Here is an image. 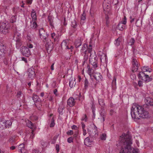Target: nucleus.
<instances>
[{"label":"nucleus","mask_w":153,"mask_h":153,"mask_svg":"<svg viewBox=\"0 0 153 153\" xmlns=\"http://www.w3.org/2000/svg\"><path fill=\"white\" fill-rule=\"evenodd\" d=\"M116 78L115 77H114L113 81H112V84L113 85H115L116 84Z\"/></svg>","instance_id":"nucleus-52"},{"label":"nucleus","mask_w":153,"mask_h":153,"mask_svg":"<svg viewBox=\"0 0 153 153\" xmlns=\"http://www.w3.org/2000/svg\"><path fill=\"white\" fill-rule=\"evenodd\" d=\"M9 25L7 22H3L1 23L0 27L1 32L4 34L8 33L9 31Z\"/></svg>","instance_id":"nucleus-5"},{"label":"nucleus","mask_w":153,"mask_h":153,"mask_svg":"<svg viewBox=\"0 0 153 153\" xmlns=\"http://www.w3.org/2000/svg\"><path fill=\"white\" fill-rule=\"evenodd\" d=\"M152 80V78H150L148 75H146L145 78L143 79V81L145 82H149Z\"/></svg>","instance_id":"nucleus-34"},{"label":"nucleus","mask_w":153,"mask_h":153,"mask_svg":"<svg viewBox=\"0 0 153 153\" xmlns=\"http://www.w3.org/2000/svg\"><path fill=\"white\" fill-rule=\"evenodd\" d=\"M99 104L102 106L103 107L105 105L104 100L101 99H99Z\"/></svg>","instance_id":"nucleus-37"},{"label":"nucleus","mask_w":153,"mask_h":153,"mask_svg":"<svg viewBox=\"0 0 153 153\" xmlns=\"http://www.w3.org/2000/svg\"><path fill=\"white\" fill-rule=\"evenodd\" d=\"M21 34L17 31H16L14 33L13 36V39L16 42L18 41H20Z\"/></svg>","instance_id":"nucleus-13"},{"label":"nucleus","mask_w":153,"mask_h":153,"mask_svg":"<svg viewBox=\"0 0 153 153\" xmlns=\"http://www.w3.org/2000/svg\"><path fill=\"white\" fill-rule=\"evenodd\" d=\"M125 27V25L122 22H120L118 25L117 28L120 30L122 31Z\"/></svg>","instance_id":"nucleus-25"},{"label":"nucleus","mask_w":153,"mask_h":153,"mask_svg":"<svg viewBox=\"0 0 153 153\" xmlns=\"http://www.w3.org/2000/svg\"><path fill=\"white\" fill-rule=\"evenodd\" d=\"M67 105L70 107L74 106L76 103L73 97H70L67 101Z\"/></svg>","instance_id":"nucleus-10"},{"label":"nucleus","mask_w":153,"mask_h":153,"mask_svg":"<svg viewBox=\"0 0 153 153\" xmlns=\"http://www.w3.org/2000/svg\"><path fill=\"white\" fill-rule=\"evenodd\" d=\"M146 74H145L143 72H140L139 73L138 75V77L139 79L142 80L145 78Z\"/></svg>","instance_id":"nucleus-27"},{"label":"nucleus","mask_w":153,"mask_h":153,"mask_svg":"<svg viewBox=\"0 0 153 153\" xmlns=\"http://www.w3.org/2000/svg\"><path fill=\"white\" fill-rule=\"evenodd\" d=\"M106 134L105 133H103L100 136V138L102 140H105L106 139Z\"/></svg>","instance_id":"nucleus-45"},{"label":"nucleus","mask_w":153,"mask_h":153,"mask_svg":"<svg viewBox=\"0 0 153 153\" xmlns=\"http://www.w3.org/2000/svg\"><path fill=\"white\" fill-rule=\"evenodd\" d=\"M36 14V11L34 9H32L31 15L33 20L34 21H36L37 20V17Z\"/></svg>","instance_id":"nucleus-22"},{"label":"nucleus","mask_w":153,"mask_h":153,"mask_svg":"<svg viewBox=\"0 0 153 153\" xmlns=\"http://www.w3.org/2000/svg\"><path fill=\"white\" fill-rule=\"evenodd\" d=\"M138 84L139 87H142L143 86V82L141 81L140 80L139 81Z\"/></svg>","instance_id":"nucleus-56"},{"label":"nucleus","mask_w":153,"mask_h":153,"mask_svg":"<svg viewBox=\"0 0 153 153\" xmlns=\"http://www.w3.org/2000/svg\"><path fill=\"white\" fill-rule=\"evenodd\" d=\"M78 136V133L77 132H76L75 133V134L74 135V137H73L74 138L76 139V138Z\"/></svg>","instance_id":"nucleus-64"},{"label":"nucleus","mask_w":153,"mask_h":153,"mask_svg":"<svg viewBox=\"0 0 153 153\" xmlns=\"http://www.w3.org/2000/svg\"><path fill=\"white\" fill-rule=\"evenodd\" d=\"M141 106L136 104H133L131 108V114L132 118L136 119H139L138 116L140 111L142 110Z\"/></svg>","instance_id":"nucleus-2"},{"label":"nucleus","mask_w":153,"mask_h":153,"mask_svg":"<svg viewBox=\"0 0 153 153\" xmlns=\"http://www.w3.org/2000/svg\"><path fill=\"white\" fill-rule=\"evenodd\" d=\"M20 41H18V42H16V48H19L21 47L22 45V43L20 42Z\"/></svg>","instance_id":"nucleus-47"},{"label":"nucleus","mask_w":153,"mask_h":153,"mask_svg":"<svg viewBox=\"0 0 153 153\" xmlns=\"http://www.w3.org/2000/svg\"><path fill=\"white\" fill-rule=\"evenodd\" d=\"M87 68H88V73L90 75V76L91 77V75H92V73L91 72V71H92L91 69L90 68V66L88 65Z\"/></svg>","instance_id":"nucleus-39"},{"label":"nucleus","mask_w":153,"mask_h":153,"mask_svg":"<svg viewBox=\"0 0 153 153\" xmlns=\"http://www.w3.org/2000/svg\"><path fill=\"white\" fill-rule=\"evenodd\" d=\"M37 26V24L35 21L34 22H31L30 25V28L32 29H35Z\"/></svg>","instance_id":"nucleus-30"},{"label":"nucleus","mask_w":153,"mask_h":153,"mask_svg":"<svg viewBox=\"0 0 153 153\" xmlns=\"http://www.w3.org/2000/svg\"><path fill=\"white\" fill-rule=\"evenodd\" d=\"M24 147H25L24 144L23 143L21 144L19 146L18 149L23 148Z\"/></svg>","instance_id":"nucleus-55"},{"label":"nucleus","mask_w":153,"mask_h":153,"mask_svg":"<svg viewBox=\"0 0 153 153\" xmlns=\"http://www.w3.org/2000/svg\"><path fill=\"white\" fill-rule=\"evenodd\" d=\"M71 128L72 129L77 130L78 129L77 126L75 125H73L71 126Z\"/></svg>","instance_id":"nucleus-58"},{"label":"nucleus","mask_w":153,"mask_h":153,"mask_svg":"<svg viewBox=\"0 0 153 153\" xmlns=\"http://www.w3.org/2000/svg\"><path fill=\"white\" fill-rule=\"evenodd\" d=\"M32 98L35 103L39 102V103H40V100L39 99V97L37 95L33 94Z\"/></svg>","instance_id":"nucleus-24"},{"label":"nucleus","mask_w":153,"mask_h":153,"mask_svg":"<svg viewBox=\"0 0 153 153\" xmlns=\"http://www.w3.org/2000/svg\"><path fill=\"white\" fill-rule=\"evenodd\" d=\"M39 33L40 37L42 36L43 39H45L47 37V35L45 34V31L44 29L41 28L39 29Z\"/></svg>","instance_id":"nucleus-14"},{"label":"nucleus","mask_w":153,"mask_h":153,"mask_svg":"<svg viewBox=\"0 0 153 153\" xmlns=\"http://www.w3.org/2000/svg\"><path fill=\"white\" fill-rule=\"evenodd\" d=\"M27 39L29 41L28 43L27 44V47L28 48H33V45L30 42L31 41V39L30 36L28 35H27Z\"/></svg>","instance_id":"nucleus-21"},{"label":"nucleus","mask_w":153,"mask_h":153,"mask_svg":"<svg viewBox=\"0 0 153 153\" xmlns=\"http://www.w3.org/2000/svg\"><path fill=\"white\" fill-rule=\"evenodd\" d=\"M75 80V79H74V80H73L72 77L70 78L69 81V85L71 88H72L74 87L76 84Z\"/></svg>","instance_id":"nucleus-19"},{"label":"nucleus","mask_w":153,"mask_h":153,"mask_svg":"<svg viewBox=\"0 0 153 153\" xmlns=\"http://www.w3.org/2000/svg\"><path fill=\"white\" fill-rule=\"evenodd\" d=\"M22 60L24 61L25 63H27V59L24 57H22Z\"/></svg>","instance_id":"nucleus-63"},{"label":"nucleus","mask_w":153,"mask_h":153,"mask_svg":"<svg viewBox=\"0 0 153 153\" xmlns=\"http://www.w3.org/2000/svg\"><path fill=\"white\" fill-rule=\"evenodd\" d=\"M151 69H150L148 68L146 66L143 67L142 68V70L144 72L145 71H149L150 72Z\"/></svg>","instance_id":"nucleus-36"},{"label":"nucleus","mask_w":153,"mask_h":153,"mask_svg":"<svg viewBox=\"0 0 153 153\" xmlns=\"http://www.w3.org/2000/svg\"><path fill=\"white\" fill-rule=\"evenodd\" d=\"M92 48H82L81 49L80 51L82 53H83L85 55H88V53H91Z\"/></svg>","instance_id":"nucleus-16"},{"label":"nucleus","mask_w":153,"mask_h":153,"mask_svg":"<svg viewBox=\"0 0 153 153\" xmlns=\"http://www.w3.org/2000/svg\"><path fill=\"white\" fill-rule=\"evenodd\" d=\"M81 20H85V14L84 12L82 14V15L81 17Z\"/></svg>","instance_id":"nucleus-51"},{"label":"nucleus","mask_w":153,"mask_h":153,"mask_svg":"<svg viewBox=\"0 0 153 153\" xmlns=\"http://www.w3.org/2000/svg\"><path fill=\"white\" fill-rule=\"evenodd\" d=\"M98 55L100 57L102 56L104 54H106V52L103 50L99 51L97 53Z\"/></svg>","instance_id":"nucleus-31"},{"label":"nucleus","mask_w":153,"mask_h":153,"mask_svg":"<svg viewBox=\"0 0 153 153\" xmlns=\"http://www.w3.org/2000/svg\"><path fill=\"white\" fill-rule=\"evenodd\" d=\"M27 74L29 78L31 79H34L36 75L34 69L33 68H31L28 69L27 71Z\"/></svg>","instance_id":"nucleus-6"},{"label":"nucleus","mask_w":153,"mask_h":153,"mask_svg":"<svg viewBox=\"0 0 153 153\" xmlns=\"http://www.w3.org/2000/svg\"><path fill=\"white\" fill-rule=\"evenodd\" d=\"M41 145L43 147L45 148L47 147L48 145V143L46 142H45L43 140H41Z\"/></svg>","instance_id":"nucleus-35"},{"label":"nucleus","mask_w":153,"mask_h":153,"mask_svg":"<svg viewBox=\"0 0 153 153\" xmlns=\"http://www.w3.org/2000/svg\"><path fill=\"white\" fill-rule=\"evenodd\" d=\"M100 118L99 119H100L101 122L104 123V122L105 120V118L106 116V114L103 108H101L100 112Z\"/></svg>","instance_id":"nucleus-7"},{"label":"nucleus","mask_w":153,"mask_h":153,"mask_svg":"<svg viewBox=\"0 0 153 153\" xmlns=\"http://www.w3.org/2000/svg\"><path fill=\"white\" fill-rule=\"evenodd\" d=\"M100 59L101 62L103 63H105L107 62V59H106V54L103 55L101 56H100Z\"/></svg>","instance_id":"nucleus-28"},{"label":"nucleus","mask_w":153,"mask_h":153,"mask_svg":"<svg viewBox=\"0 0 153 153\" xmlns=\"http://www.w3.org/2000/svg\"><path fill=\"white\" fill-rule=\"evenodd\" d=\"M88 55H85L84 56V61H86L88 59Z\"/></svg>","instance_id":"nucleus-59"},{"label":"nucleus","mask_w":153,"mask_h":153,"mask_svg":"<svg viewBox=\"0 0 153 153\" xmlns=\"http://www.w3.org/2000/svg\"><path fill=\"white\" fill-rule=\"evenodd\" d=\"M145 102L147 105V108H148L149 105L153 106V99L150 97H147L145 99Z\"/></svg>","instance_id":"nucleus-9"},{"label":"nucleus","mask_w":153,"mask_h":153,"mask_svg":"<svg viewBox=\"0 0 153 153\" xmlns=\"http://www.w3.org/2000/svg\"><path fill=\"white\" fill-rule=\"evenodd\" d=\"M74 133L73 131L71 130H69L67 132V134L68 135H72Z\"/></svg>","instance_id":"nucleus-53"},{"label":"nucleus","mask_w":153,"mask_h":153,"mask_svg":"<svg viewBox=\"0 0 153 153\" xmlns=\"http://www.w3.org/2000/svg\"><path fill=\"white\" fill-rule=\"evenodd\" d=\"M115 113V112L112 110H110V114L111 115L114 114Z\"/></svg>","instance_id":"nucleus-60"},{"label":"nucleus","mask_w":153,"mask_h":153,"mask_svg":"<svg viewBox=\"0 0 153 153\" xmlns=\"http://www.w3.org/2000/svg\"><path fill=\"white\" fill-rule=\"evenodd\" d=\"M33 130L30 129L26 132V137H29L31 139H33L34 136V134L33 133Z\"/></svg>","instance_id":"nucleus-15"},{"label":"nucleus","mask_w":153,"mask_h":153,"mask_svg":"<svg viewBox=\"0 0 153 153\" xmlns=\"http://www.w3.org/2000/svg\"><path fill=\"white\" fill-rule=\"evenodd\" d=\"M48 19L50 25L52 27H53V19L52 17L50 16L48 17Z\"/></svg>","instance_id":"nucleus-33"},{"label":"nucleus","mask_w":153,"mask_h":153,"mask_svg":"<svg viewBox=\"0 0 153 153\" xmlns=\"http://www.w3.org/2000/svg\"><path fill=\"white\" fill-rule=\"evenodd\" d=\"M132 64V71L133 72L137 71L138 68V66L137 60L136 59L133 58Z\"/></svg>","instance_id":"nucleus-8"},{"label":"nucleus","mask_w":153,"mask_h":153,"mask_svg":"<svg viewBox=\"0 0 153 153\" xmlns=\"http://www.w3.org/2000/svg\"><path fill=\"white\" fill-rule=\"evenodd\" d=\"M126 18L125 16H124V18L123 19V21H122L121 22L123 23L125 25L126 23Z\"/></svg>","instance_id":"nucleus-57"},{"label":"nucleus","mask_w":153,"mask_h":153,"mask_svg":"<svg viewBox=\"0 0 153 153\" xmlns=\"http://www.w3.org/2000/svg\"><path fill=\"white\" fill-rule=\"evenodd\" d=\"M71 26L74 28H76L77 26L76 22L75 20L71 22Z\"/></svg>","instance_id":"nucleus-40"},{"label":"nucleus","mask_w":153,"mask_h":153,"mask_svg":"<svg viewBox=\"0 0 153 153\" xmlns=\"http://www.w3.org/2000/svg\"><path fill=\"white\" fill-rule=\"evenodd\" d=\"M22 92L21 91H19L18 92L16 96L17 98H19L21 96Z\"/></svg>","instance_id":"nucleus-54"},{"label":"nucleus","mask_w":153,"mask_h":153,"mask_svg":"<svg viewBox=\"0 0 153 153\" xmlns=\"http://www.w3.org/2000/svg\"><path fill=\"white\" fill-rule=\"evenodd\" d=\"M57 89H55L53 91V93L56 96H57L58 95V94L57 93Z\"/></svg>","instance_id":"nucleus-62"},{"label":"nucleus","mask_w":153,"mask_h":153,"mask_svg":"<svg viewBox=\"0 0 153 153\" xmlns=\"http://www.w3.org/2000/svg\"><path fill=\"white\" fill-rule=\"evenodd\" d=\"M120 39L119 38L117 39L115 41L114 44L117 47L120 45Z\"/></svg>","instance_id":"nucleus-49"},{"label":"nucleus","mask_w":153,"mask_h":153,"mask_svg":"<svg viewBox=\"0 0 153 153\" xmlns=\"http://www.w3.org/2000/svg\"><path fill=\"white\" fill-rule=\"evenodd\" d=\"M64 109V107L62 105H61L59 107L58 109V111L59 114H62V112Z\"/></svg>","instance_id":"nucleus-32"},{"label":"nucleus","mask_w":153,"mask_h":153,"mask_svg":"<svg viewBox=\"0 0 153 153\" xmlns=\"http://www.w3.org/2000/svg\"><path fill=\"white\" fill-rule=\"evenodd\" d=\"M16 17L15 16H12L10 19V22L11 23H13L16 22Z\"/></svg>","instance_id":"nucleus-43"},{"label":"nucleus","mask_w":153,"mask_h":153,"mask_svg":"<svg viewBox=\"0 0 153 153\" xmlns=\"http://www.w3.org/2000/svg\"><path fill=\"white\" fill-rule=\"evenodd\" d=\"M76 48H78L82 45V42L80 39H76L75 42Z\"/></svg>","instance_id":"nucleus-23"},{"label":"nucleus","mask_w":153,"mask_h":153,"mask_svg":"<svg viewBox=\"0 0 153 153\" xmlns=\"http://www.w3.org/2000/svg\"><path fill=\"white\" fill-rule=\"evenodd\" d=\"M12 122L10 120H5V128H9L11 126Z\"/></svg>","instance_id":"nucleus-26"},{"label":"nucleus","mask_w":153,"mask_h":153,"mask_svg":"<svg viewBox=\"0 0 153 153\" xmlns=\"http://www.w3.org/2000/svg\"><path fill=\"white\" fill-rule=\"evenodd\" d=\"M27 125L28 127L30 128L31 129H33L35 127L34 124L31 121L29 120L28 121V122L27 123Z\"/></svg>","instance_id":"nucleus-29"},{"label":"nucleus","mask_w":153,"mask_h":153,"mask_svg":"<svg viewBox=\"0 0 153 153\" xmlns=\"http://www.w3.org/2000/svg\"><path fill=\"white\" fill-rule=\"evenodd\" d=\"M117 145L120 149V153H139L138 149L131 147L132 144L131 137L128 134L123 133L120 137Z\"/></svg>","instance_id":"nucleus-1"},{"label":"nucleus","mask_w":153,"mask_h":153,"mask_svg":"<svg viewBox=\"0 0 153 153\" xmlns=\"http://www.w3.org/2000/svg\"><path fill=\"white\" fill-rule=\"evenodd\" d=\"M103 7L104 10L106 8L109 9L110 7V5L108 3V5L106 4V3H103Z\"/></svg>","instance_id":"nucleus-46"},{"label":"nucleus","mask_w":153,"mask_h":153,"mask_svg":"<svg viewBox=\"0 0 153 153\" xmlns=\"http://www.w3.org/2000/svg\"><path fill=\"white\" fill-rule=\"evenodd\" d=\"M135 42V40L134 39L131 38L129 42H128V45H133L134 42Z\"/></svg>","instance_id":"nucleus-44"},{"label":"nucleus","mask_w":153,"mask_h":153,"mask_svg":"<svg viewBox=\"0 0 153 153\" xmlns=\"http://www.w3.org/2000/svg\"><path fill=\"white\" fill-rule=\"evenodd\" d=\"M147 105H144L141 106L142 110L140 112L138 117H139V119L141 117L143 118H148L149 117V113L147 111Z\"/></svg>","instance_id":"nucleus-3"},{"label":"nucleus","mask_w":153,"mask_h":153,"mask_svg":"<svg viewBox=\"0 0 153 153\" xmlns=\"http://www.w3.org/2000/svg\"><path fill=\"white\" fill-rule=\"evenodd\" d=\"M73 137H71L68 139L67 141L69 143L73 142Z\"/></svg>","instance_id":"nucleus-50"},{"label":"nucleus","mask_w":153,"mask_h":153,"mask_svg":"<svg viewBox=\"0 0 153 153\" xmlns=\"http://www.w3.org/2000/svg\"><path fill=\"white\" fill-rule=\"evenodd\" d=\"M20 51L23 55L26 56H28L30 54L29 48H21Z\"/></svg>","instance_id":"nucleus-11"},{"label":"nucleus","mask_w":153,"mask_h":153,"mask_svg":"<svg viewBox=\"0 0 153 153\" xmlns=\"http://www.w3.org/2000/svg\"><path fill=\"white\" fill-rule=\"evenodd\" d=\"M89 62L94 68H95L97 67V58L95 52L90 54Z\"/></svg>","instance_id":"nucleus-4"},{"label":"nucleus","mask_w":153,"mask_h":153,"mask_svg":"<svg viewBox=\"0 0 153 153\" xmlns=\"http://www.w3.org/2000/svg\"><path fill=\"white\" fill-rule=\"evenodd\" d=\"M56 148L57 152H59V145L56 144Z\"/></svg>","instance_id":"nucleus-61"},{"label":"nucleus","mask_w":153,"mask_h":153,"mask_svg":"<svg viewBox=\"0 0 153 153\" xmlns=\"http://www.w3.org/2000/svg\"><path fill=\"white\" fill-rule=\"evenodd\" d=\"M133 52L134 54L135 55L139 53L140 52L139 48H134Z\"/></svg>","instance_id":"nucleus-41"},{"label":"nucleus","mask_w":153,"mask_h":153,"mask_svg":"<svg viewBox=\"0 0 153 153\" xmlns=\"http://www.w3.org/2000/svg\"><path fill=\"white\" fill-rule=\"evenodd\" d=\"M93 76L94 79L98 82L100 80H101L102 78V75L99 73H94L93 74Z\"/></svg>","instance_id":"nucleus-12"},{"label":"nucleus","mask_w":153,"mask_h":153,"mask_svg":"<svg viewBox=\"0 0 153 153\" xmlns=\"http://www.w3.org/2000/svg\"><path fill=\"white\" fill-rule=\"evenodd\" d=\"M62 48H69L68 40H64L61 43Z\"/></svg>","instance_id":"nucleus-17"},{"label":"nucleus","mask_w":153,"mask_h":153,"mask_svg":"<svg viewBox=\"0 0 153 153\" xmlns=\"http://www.w3.org/2000/svg\"><path fill=\"white\" fill-rule=\"evenodd\" d=\"M55 125V123H54V120L53 119V117L51 118V123L50 124V126L51 127H53Z\"/></svg>","instance_id":"nucleus-38"},{"label":"nucleus","mask_w":153,"mask_h":153,"mask_svg":"<svg viewBox=\"0 0 153 153\" xmlns=\"http://www.w3.org/2000/svg\"><path fill=\"white\" fill-rule=\"evenodd\" d=\"M89 82L88 79L85 78V88H88V86Z\"/></svg>","instance_id":"nucleus-48"},{"label":"nucleus","mask_w":153,"mask_h":153,"mask_svg":"<svg viewBox=\"0 0 153 153\" xmlns=\"http://www.w3.org/2000/svg\"><path fill=\"white\" fill-rule=\"evenodd\" d=\"M5 120L3 118L0 119V128L4 129L5 128Z\"/></svg>","instance_id":"nucleus-20"},{"label":"nucleus","mask_w":153,"mask_h":153,"mask_svg":"<svg viewBox=\"0 0 153 153\" xmlns=\"http://www.w3.org/2000/svg\"><path fill=\"white\" fill-rule=\"evenodd\" d=\"M92 142V141L90 140L89 138L88 137L85 139L84 143L85 145L89 146L91 145Z\"/></svg>","instance_id":"nucleus-18"},{"label":"nucleus","mask_w":153,"mask_h":153,"mask_svg":"<svg viewBox=\"0 0 153 153\" xmlns=\"http://www.w3.org/2000/svg\"><path fill=\"white\" fill-rule=\"evenodd\" d=\"M19 151L21 153H26L27 152L26 149L25 148V147L21 149H19Z\"/></svg>","instance_id":"nucleus-42"}]
</instances>
